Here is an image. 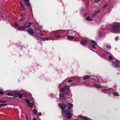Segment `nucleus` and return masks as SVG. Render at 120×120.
<instances>
[{"label": "nucleus", "instance_id": "nucleus-5", "mask_svg": "<svg viewBox=\"0 0 120 120\" xmlns=\"http://www.w3.org/2000/svg\"><path fill=\"white\" fill-rule=\"evenodd\" d=\"M104 30L102 29V28H101L99 32V36L101 37H103L105 35V34L104 32Z\"/></svg>", "mask_w": 120, "mask_h": 120}, {"label": "nucleus", "instance_id": "nucleus-49", "mask_svg": "<svg viewBox=\"0 0 120 120\" xmlns=\"http://www.w3.org/2000/svg\"><path fill=\"white\" fill-rule=\"evenodd\" d=\"M19 3L21 5V6L23 5V4H22V3L21 2H19Z\"/></svg>", "mask_w": 120, "mask_h": 120}, {"label": "nucleus", "instance_id": "nucleus-20", "mask_svg": "<svg viewBox=\"0 0 120 120\" xmlns=\"http://www.w3.org/2000/svg\"><path fill=\"white\" fill-rule=\"evenodd\" d=\"M113 95L115 96H118L119 95V94L116 92H114L113 93Z\"/></svg>", "mask_w": 120, "mask_h": 120}, {"label": "nucleus", "instance_id": "nucleus-31", "mask_svg": "<svg viewBox=\"0 0 120 120\" xmlns=\"http://www.w3.org/2000/svg\"><path fill=\"white\" fill-rule=\"evenodd\" d=\"M101 9H99L97 11L94 13L96 15L99 12L101 11Z\"/></svg>", "mask_w": 120, "mask_h": 120}, {"label": "nucleus", "instance_id": "nucleus-42", "mask_svg": "<svg viewBox=\"0 0 120 120\" xmlns=\"http://www.w3.org/2000/svg\"><path fill=\"white\" fill-rule=\"evenodd\" d=\"M4 94V92H3L2 91H0V94Z\"/></svg>", "mask_w": 120, "mask_h": 120}, {"label": "nucleus", "instance_id": "nucleus-26", "mask_svg": "<svg viewBox=\"0 0 120 120\" xmlns=\"http://www.w3.org/2000/svg\"><path fill=\"white\" fill-rule=\"evenodd\" d=\"M20 9L22 11H24V10L25 9L23 5L21 6Z\"/></svg>", "mask_w": 120, "mask_h": 120}, {"label": "nucleus", "instance_id": "nucleus-53", "mask_svg": "<svg viewBox=\"0 0 120 120\" xmlns=\"http://www.w3.org/2000/svg\"><path fill=\"white\" fill-rule=\"evenodd\" d=\"M59 86H59V88L60 89V88Z\"/></svg>", "mask_w": 120, "mask_h": 120}, {"label": "nucleus", "instance_id": "nucleus-47", "mask_svg": "<svg viewBox=\"0 0 120 120\" xmlns=\"http://www.w3.org/2000/svg\"><path fill=\"white\" fill-rule=\"evenodd\" d=\"M39 28L40 29H42V26H39Z\"/></svg>", "mask_w": 120, "mask_h": 120}, {"label": "nucleus", "instance_id": "nucleus-10", "mask_svg": "<svg viewBox=\"0 0 120 120\" xmlns=\"http://www.w3.org/2000/svg\"><path fill=\"white\" fill-rule=\"evenodd\" d=\"M27 32L28 33L31 35H32L34 34V33L32 30L30 28H29L27 30Z\"/></svg>", "mask_w": 120, "mask_h": 120}, {"label": "nucleus", "instance_id": "nucleus-35", "mask_svg": "<svg viewBox=\"0 0 120 120\" xmlns=\"http://www.w3.org/2000/svg\"><path fill=\"white\" fill-rule=\"evenodd\" d=\"M5 105V104H2L0 105V108L2 106H3Z\"/></svg>", "mask_w": 120, "mask_h": 120}, {"label": "nucleus", "instance_id": "nucleus-14", "mask_svg": "<svg viewBox=\"0 0 120 120\" xmlns=\"http://www.w3.org/2000/svg\"><path fill=\"white\" fill-rule=\"evenodd\" d=\"M73 106V105L70 103H69L68 104V109H71Z\"/></svg>", "mask_w": 120, "mask_h": 120}, {"label": "nucleus", "instance_id": "nucleus-52", "mask_svg": "<svg viewBox=\"0 0 120 120\" xmlns=\"http://www.w3.org/2000/svg\"><path fill=\"white\" fill-rule=\"evenodd\" d=\"M64 37V36L63 37H61V38H63V37Z\"/></svg>", "mask_w": 120, "mask_h": 120}, {"label": "nucleus", "instance_id": "nucleus-12", "mask_svg": "<svg viewBox=\"0 0 120 120\" xmlns=\"http://www.w3.org/2000/svg\"><path fill=\"white\" fill-rule=\"evenodd\" d=\"M65 88H62L61 90L60 89V91L62 92V93L65 94H67L68 93L65 92Z\"/></svg>", "mask_w": 120, "mask_h": 120}, {"label": "nucleus", "instance_id": "nucleus-50", "mask_svg": "<svg viewBox=\"0 0 120 120\" xmlns=\"http://www.w3.org/2000/svg\"><path fill=\"white\" fill-rule=\"evenodd\" d=\"M33 120H37V119L35 118H33Z\"/></svg>", "mask_w": 120, "mask_h": 120}, {"label": "nucleus", "instance_id": "nucleus-23", "mask_svg": "<svg viewBox=\"0 0 120 120\" xmlns=\"http://www.w3.org/2000/svg\"><path fill=\"white\" fill-rule=\"evenodd\" d=\"M64 87H65L64 88H65V90H68L69 89L70 87L69 86L66 85Z\"/></svg>", "mask_w": 120, "mask_h": 120}, {"label": "nucleus", "instance_id": "nucleus-38", "mask_svg": "<svg viewBox=\"0 0 120 120\" xmlns=\"http://www.w3.org/2000/svg\"><path fill=\"white\" fill-rule=\"evenodd\" d=\"M49 39V38H44V40H48Z\"/></svg>", "mask_w": 120, "mask_h": 120}, {"label": "nucleus", "instance_id": "nucleus-22", "mask_svg": "<svg viewBox=\"0 0 120 120\" xmlns=\"http://www.w3.org/2000/svg\"><path fill=\"white\" fill-rule=\"evenodd\" d=\"M91 42L92 43V44H93L94 45H97V43L95 41H91Z\"/></svg>", "mask_w": 120, "mask_h": 120}, {"label": "nucleus", "instance_id": "nucleus-41", "mask_svg": "<svg viewBox=\"0 0 120 120\" xmlns=\"http://www.w3.org/2000/svg\"><path fill=\"white\" fill-rule=\"evenodd\" d=\"M119 39V37H116L115 38V40L116 41H117Z\"/></svg>", "mask_w": 120, "mask_h": 120}, {"label": "nucleus", "instance_id": "nucleus-13", "mask_svg": "<svg viewBox=\"0 0 120 120\" xmlns=\"http://www.w3.org/2000/svg\"><path fill=\"white\" fill-rule=\"evenodd\" d=\"M74 37V36H71V35H68L67 37L69 41L71 40Z\"/></svg>", "mask_w": 120, "mask_h": 120}, {"label": "nucleus", "instance_id": "nucleus-21", "mask_svg": "<svg viewBox=\"0 0 120 120\" xmlns=\"http://www.w3.org/2000/svg\"><path fill=\"white\" fill-rule=\"evenodd\" d=\"M13 92L15 94H17V95H18V94H19L20 93V92L16 90H14L13 91Z\"/></svg>", "mask_w": 120, "mask_h": 120}, {"label": "nucleus", "instance_id": "nucleus-25", "mask_svg": "<svg viewBox=\"0 0 120 120\" xmlns=\"http://www.w3.org/2000/svg\"><path fill=\"white\" fill-rule=\"evenodd\" d=\"M7 95L9 96H14L13 94L11 93H9Z\"/></svg>", "mask_w": 120, "mask_h": 120}, {"label": "nucleus", "instance_id": "nucleus-34", "mask_svg": "<svg viewBox=\"0 0 120 120\" xmlns=\"http://www.w3.org/2000/svg\"><path fill=\"white\" fill-rule=\"evenodd\" d=\"M14 26L15 27H16L18 26V24L17 22H16L14 23Z\"/></svg>", "mask_w": 120, "mask_h": 120}, {"label": "nucleus", "instance_id": "nucleus-15", "mask_svg": "<svg viewBox=\"0 0 120 120\" xmlns=\"http://www.w3.org/2000/svg\"><path fill=\"white\" fill-rule=\"evenodd\" d=\"M87 43V41L86 40L84 39H82V40L81 43V44L83 45L86 44Z\"/></svg>", "mask_w": 120, "mask_h": 120}, {"label": "nucleus", "instance_id": "nucleus-27", "mask_svg": "<svg viewBox=\"0 0 120 120\" xmlns=\"http://www.w3.org/2000/svg\"><path fill=\"white\" fill-rule=\"evenodd\" d=\"M33 111L34 112V114L35 115H36L37 112V111L35 109H34L33 110Z\"/></svg>", "mask_w": 120, "mask_h": 120}, {"label": "nucleus", "instance_id": "nucleus-29", "mask_svg": "<svg viewBox=\"0 0 120 120\" xmlns=\"http://www.w3.org/2000/svg\"><path fill=\"white\" fill-rule=\"evenodd\" d=\"M106 46L108 49H110L111 47L109 45H106Z\"/></svg>", "mask_w": 120, "mask_h": 120}, {"label": "nucleus", "instance_id": "nucleus-48", "mask_svg": "<svg viewBox=\"0 0 120 120\" xmlns=\"http://www.w3.org/2000/svg\"><path fill=\"white\" fill-rule=\"evenodd\" d=\"M95 0V1L96 2H99V1L100 0Z\"/></svg>", "mask_w": 120, "mask_h": 120}, {"label": "nucleus", "instance_id": "nucleus-2", "mask_svg": "<svg viewBox=\"0 0 120 120\" xmlns=\"http://www.w3.org/2000/svg\"><path fill=\"white\" fill-rule=\"evenodd\" d=\"M58 106L60 107L61 110H62V113L65 112L66 110L64 109L67 107V105L63 103V104H59Z\"/></svg>", "mask_w": 120, "mask_h": 120}, {"label": "nucleus", "instance_id": "nucleus-43", "mask_svg": "<svg viewBox=\"0 0 120 120\" xmlns=\"http://www.w3.org/2000/svg\"><path fill=\"white\" fill-rule=\"evenodd\" d=\"M39 34L40 35H42V32L41 31H40L39 32Z\"/></svg>", "mask_w": 120, "mask_h": 120}, {"label": "nucleus", "instance_id": "nucleus-24", "mask_svg": "<svg viewBox=\"0 0 120 120\" xmlns=\"http://www.w3.org/2000/svg\"><path fill=\"white\" fill-rule=\"evenodd\" d=\"M70 33L71 34H74V36L76 35V34H76L75 32L74 31H71Z\"/></svg>", "mask_w": 120, "mask_h": 120}, {"label": "nucleus", "instance_id": "nucleus-46", "mask_svg": "<svg viewBox=\"0 0 120 120\" xmlns=\"http://www.w3.org/2000/svg\"><path fill=\"white\" fill-rule=\"evenodd\" d=\"M24 0L25 2H29V0Z\"/></svg>", "mask_w": 120, "mask_h": 120}, {"label": "nucleus", "instance_id": "nucleus-7", "mask_svg": "<svg viewBox=\"0 0 120 120\" xmlns=\"http://www.w3.org/2000/svg\"><path fill=\"white\" fill-rule=\"evenodd\" d=\"M113 65L115 67H117L120 65V62L116 60L113 63Z\"/></svg>", "mask_w": 120, "mask_h": 120}, {"label": "nucleus", "instance_id": "nucleus-33", "mask_svg": "<svg viewBox=\"0 0 120 120\" xmlns=\"http://www.w3.org/2000/svg\"><path fill=\"white\" fill-rule=\"evenodd\" d=\"M24 18V17L23 16H21L20 18V20L21 21H22L23 20Z\"/></svg>", "mask_w": 120, "mask_h": 120}, {"label": "nucleus", "instance_id": "nucleus-3", "mask_svg": "<svg viewBox=\"0 0 120 120\" xmlns=\"http://www.w3.org/2000/svg\"><path fill=\"white\" fill-rule=\"evenodd\" d=\"M25 100L28 104V106L30 108H33L34 106V102L32 103H31L29 100L26 98L25 99Z\"/></svg>", "mask_w": 120, "mask_h": 120}, {"label": "nucleus", "instance_id": "nucleus-45", "mask_svg": "<svg viewBox=\"0 0 120 120\" xmlns=\"http://www.w3.org/2000/svg\"><path fill=\"white\" fill-rule=\"evenodd\" d=\"M38 115L39 116H41L42 115V113L41 112H39L38 113Z\"/></svg>", "mask_w": 120, "mask_h": 120}, {"label": "nucleus", "instance_id": "nucleus-17", "mask_svg": "<svg viewBox=\"0 0 120 120\" xmlns=\"http://www.w3.org/2000/svg\"><path fill=\"white\" fill-rule=\"evenodd\" d=\"M28 2L27 3V5L28 6V7L29 9L30 10V11H32V8H31V6H30V3L29 2Z\"/></svg>", "mask_w": 120, "mask_h": 120}, {"label": "nucleus", "instance_id": "nucleus-44", "mask_svg": "<svg viewBox=\"0 0 120 120\" xmlns=\"http://www.w3.org/2000/svg\"><path fill=\"white\" fill-rule=\"evenodd\" d=\"M72 82V81L71 79H70L68 81V82L70 83L71 82Z\"/></svg>", "mask_w": 120, "mask_h": 120}, {"label": "nucleus", "instance_id": "nucleus-28", "mask_svg": "<svg viewBox=\"0 0 120 120\" xmlns=\"http://www.w3.org/2000/svg\"><path fill=\"white\" fill-rule=\"evenodd\" d=\"M18 95L19 97L21 98H22L23 96V95H22V94H21L20 93V92L19 93V94H18Z\"/></svg>", "mask_w": 120, "mask_h": 120}, {"label": "nucleus", "instance_id": "nucleus-11", "mask_svg": "<svg viewBox=\"0 0 120 120\" xmlns=\"http://www.w3.org/2000/svg\"><path fill=\"white\" fill-rule=\"evenodd\" d=\"M25 27L24 26L23 27H19L18 28V30L20 31H24L25 30Z\"/></svg>", "mask_w": 120, "mask_h": 120}, {"label": "nucleus", "instance_id": "nucleus-8", "mask_svg": "<svg viewBox=\"0 0 120 120\" xmlns=\"http://www.w3.org/2000/svg\"><path fill=\"white\" fill-rule=\"evenodd\" d=\"M78 117L84 120H89V119L88 118L85 116H83L82 115H80L78 116Z\"/></svg>", "mask_w": 120, "mask_h": 120}, {"label": "nucleus", "instance_id": "nucleus-39", "mask_svg": "<svg viewBox=\"0 0 120 120\" xmlns=\"http://www.w3.org/2000/svg\"><path fill=\"white\" fill-rule=\"evenodd\" d=\"M95 45L92 44V47L94 49H95Z\"/></svg>", "mask_w": 120, "mask_h": 120}, {"label": "nucleus", "instance_id": "nucleus-18", "mask_svg": "<svg viewBox=\"0 0 120 120\" xmlns=\"http://www.w3.org/2000/svg\"><path fill=\"white\" fill-rule=\"evenodd\" d=\"M94 86L95 87L97 88H101V87L99 85L97 84H95L94 85Z\"/></svg>", "mask_w": 120, "mask_h": 120}, {"label": "nucleus", "instance_id": "nucleus-4", "mask_svg": "<svg viewBox=\"0 0 120 120\" xmlns=\"http://www.w3.org/2000/svg\"><path fill=\"white\" fill-rule=\"evenodd\" d=\"M67 112L66 114L65 117L66 118H67L68 119H70L72 116V115L71 112V111H68V110H67Z\"/></svg>", "mask_w": 120, "mask_h": 120}, {"label": "nucleus", "instance_id": "nucleus-51", "mask_svg": "<svg viewBox=\"0 0 120 120\" xmlns=\"http://www.w3.org/2000/svg\"><path fill=\"white\" fill-rule=\"evenodd\" d=\"M65 80H64L63 81V82H64V81H65Z\"/></svg>", "mask_w": 120, "mask_h": 120}, {"label": "nucleus", "instance_id": "nucleus-40", "mask_svg": "<svg viewBox=\"0 0 120 120\" xmlns=\"http://www.w3.org/2000/svg\"><path fill=\"white\" fill-rule=\"evenodd\" d=\"M6 101H1L0 100V102H2V103H5Z\"/></svg>", "mask_w": 120, "mask_h": 120}, {"label": "nucleus", "instance_id": "nucleus-6", "mask_svg": "<svg viewBox=\"0 0 120 120\" xmlns=\"http://www.w3.org/2000/svg\"><path fill=\"white\" fill-rule=\"evenodd\" d=\"M105 55L106 56H109V59L110 60H112L113 58V56L111 54H110L108 52H106L105 53Z\"/></svg>", "mask_w": 120, "mask_h": 120}, {"label": "nucleus", "instance_id": "nucleus-36", "mask_svg": "<svg viewBox=\"0 0 120 120\" xmlns=\"http://www.w3.org/2000/svg\"><path fill=\"white\" fill-rule=\"evenodd\" d=\"M96 15V14L94 13L91 15V17L92 18H93Z\"/></svg>", "mask_w": 120, "mask_h": 120}, {"label": "nucleus", "instance_id": "nucleus-37", "mask_svg": "<svg viewBox=\"0 0 120 120\" xmlns=\"http://www.w3.org/2000/svg\"><path fill=\"white\" fill-rule=\"evenodd\" d=\"M60 35H55L54 37H57L58 38H59L60 37Z\"/></svg>", "mask_w": 120, "mask_h": 120}, {"label": "nucleus", "instance_id": "nucleus-30", "mask_svg": "<svg viewBox=\"0 0 120 120\" xmlns=\"http://www.w3.org/2000/svg\"><path fill=\"white\" fill-rule=\"evenodd\" d=\"M59 96L60 97H63L64 99L65 98L64 95L62 94H60Z\"/></svg>", "mask_w": 120, "mask_h": 120}, {"label": "nucleus", "instance_id": "nucleus-9", "mask_svg": "<svg viewBox=\"0 0 120 120\" xmlns=\"http://www.w3.org/2000/svg\"><path fill=\"white\" fill-rule=\"evenodd\" d=\"M31 25V23L30 22L26 23L24 25V27H29Z\"/></svg>", "mask_w": 120, "mask_h": 120}, {"label": "nucleus", "instance_id": "nucleus-32", "mask_svg": "<svg viewBox=\"0 0 120 120\" xmlns=\"http://www.w3.org/2000/svg\"><path fill=\"white\" fill-rule=\"evenodd\" d=\"M108 5V4H105L103 7V8H105L107 7Z\"/></svg>", "mask_w": 120, "mask_h": 120}, {"label": "nucleus", "instance_id": "nucleus-16", "mask_svg": "<svg viewBox=\"0 0 120 120\" xmlns=\"http://www.w3.org/2000/svg\"><path fill=\"white\" fill-rule=\"evenodd\" d=\"M90 76L89 75H86L84 76L83 77V80H86L88 79L90 77Z\"/></svg>", "mask_w": 120, "mask_h": 120}, {"label": "nucleus", "instance_id": "nucleus-1", "mask_svg": "<svg viewBox=\"0 0 120 120\" xmlns=\"http://www.w3.org/2000/svg\"><path fill=\"white\" fill-rule=\"evenodd\" d=\"M112 33L115 34L120 33V23H117L112 26L111 30Z\"/></svg>", "mask_w": 120, "mask_h": 120}, {"label": "nucleus", "instance_id": "nucleus-19", "mask_svg": "<svg viewBox=\"0 0 120 120\" xmlns=\"http://www.w3.org/2000/svg\"><path fill=\"white\" fill-rule=\"evenodd\" d=\"M86 19L88 21H92L93 20L92 19L90 18L89 16L87 17Z\"/></svg>", "mask_w": 120, "mask_h": 120}]
</instances>
